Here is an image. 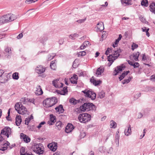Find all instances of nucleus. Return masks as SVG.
Returning <instances> with one entry per match:
<instances>
[{
	"mask_svg": "<svg viewBox=\"0 0 155 155\" xmlns=\"http://www.w3.org/2000/svg\"><path fill=\"white\" fill-rule=\"evenodd\" d=\"M45 123V121H43L41 122L39 124V125L37 126V128L39 129L40 128L42 127V125L44 124Z\"/></svg>",
	"mask_w": 155,
	"mask_h": 155,
	"instance_id": "6e6d98bb",
	"label": "nucleus"
},
{
	"mask_svg": "<svg viewBox=\"0 0 155 155\" xmlns=\"http://www.w3.org/2000/svg\"><path fill=\"white\" fill-rule=\"evenodd\" d=\"M121 2L122 4H125L127 5H130L131 4L128 2V0H121Z\"/></svg>",
	"mask_w": 155,
	"mask_h": 155,
	"instance_id": "c03bdc74",
	"label": "nucleus"
},
{
	"mask_svg": "<svg viewBox=\"0 0 155 155\" xmlns=\"http://www.w3.org/2000/svg\"><path fill=\"white\" fill-rule=\"evenodd\" d=\"M141 5L145 7H147L148 5L147 0H142L141 2Z\"/></svg>",
	"mask_w": 155,
	"mask_h": 155,
	"instance_id": "7c9ffc66",
	"label": "nucleus"
},
{
	"mask_svg": "<svg viewBox=\"0 0 155 155\" xmlns=\"http://www.w3.org/2000/svg\"><path fill=\"white\" fill-rule=\"evenodd\" d=\"M27 111V109L26 108L23 106L21 105V107L18 110L17 112L19 114L23 115L25 114Z\"/></svg>",
	"mask_w": 155,
	"mask_h": 155,
	"instance_id": "ddd939ff",
	"label": "nucleus"
},
{
	"mask_svg": "<svg viewBox=\"0 0 155 155\" xmlns=\"http://www.w3.org/2000/svg\"><path fill=\"white\" fill-rule=\"evenodd\" d=\"M86 54V52L84 51H80L78 53V55L81 56H85Z\"/></svg>",
	"mask_w": 155,
	"mask_h": 155,
	"instance_id": "3c124183",
	"label": "nucleus"
},
{
	"mask_svg": "<svg viewBox=\"0 0 155 155\" xmlns=\"http://www.w3.org/2000/svg\"><path fill=\"white\" fill-rule=\"evenodd\" d=\"M35 93L38 95H40L43 94V91L40 85H38L37 86Z\"/></svg>",
	"mask_w": 155,
	"mask_h": 155,
	"instance_id": "f3484780",
	"label": "nucleus"
},
{
	"mask_svg": "<svg viewBox=\"0 0 155 155\" xmlns=\"http://www.w3.org/2000/svg\"><path fill=\"white\" fill-rule=\"evenodd\" d=\"M97 31H101L104 30V27L103 22H101L98 23L97 24Z\"/></svg>",
	"mask_w": 155,
	"mask_h": 155,
	"instance_id": "aec40b11",
	"label": "nucleus"
},
{
	"mask_svg": "<svg viewBox=\"0 0 155 155\" xmlns=\"http://www.w3.org/2000/svg\"><path fill=\"white\" fill-rule=\"evenodd\" d=\"M86 135V134L84 132L81 133L80 135V137L81 138H84Z\"/></svg>",
	"mask_w": 155,
	"mask_h": 155,
	"instance_id": "052dcab7",
	"label": "nucleus"
},
{
	"mask_svg": "<svg viewBox=\"0 0 155 155\" xmlns=\"http://www.w3.org/2000/svg\"><path fill=\"white\" fill-rule=\"evenodd\" d=\"M124 134L126 136H129L131 134V130L130 125L129 124L125 128L124 130Z\"/></svg>",
	"mask_w": 155,
	"mask_h": 155,
	"instance_id": "dca6fc26",
	"label": "nucleus"
},
{
	"mask_svg": "<svg viewBox=\"0 0 155 155\" xmlns=\"http://www.w3.org/2000/svg\"><path fill=\"white\" fill-rule=\"evenodd\" d=\"M50 120L54 123L56 121L55 117L53 116L52 115H50Z\"/></svg>",
	"mask_w": 155,
	"mask_h": 155,
	"instance_id": "8fccbe9b",
	"label": "nucleus"
},
{
	"mask_svg": "<svg viewBox=\"0 0 155 155\" xmlns=\"http://www.w3.org/2000/svg\"><path fill=\"white\" fill-rule=\"evenodd\" d=\"M91 81L92 83H93V84H94L95 85H98V83L96 84L97 81L94 79H91Z\"/></svg>",
	"mask_w": 155,
	"mask_h": 155,
	"instance_id": "bf43d9fd",
	"label": "nucleus"
},
{
	"mask_svg": "<svg viewBox=\"0 0 155 155\" xmlns=\"http://www.w3.org/2000/svg\"><path fill=\"white\" fill-rule=\"evenodd\" d=\"M20 138L23 139L24 141L26 143L29 142L31 140L30 138L28 136L23 133L20 134Z\"/></svg>",
	"mask_w": 155,
	"mask_h": 155,
	"instance_id": "4468645a",
	"label": "nucleus"
},
{
	"mask_svg": "<svg viewBox=\"0 0 155 155\" xmlns=\"http://www.w3.org/2000/svg\"><path fill=\"white\" fill-rule=\"evenodd\" d=\"M96 108V106L92 103H85L79 108H77L76 111L78 113H80L86 111L93 110L95 111Z\"/></svg>",
	"mask_w": 155,
	"mask_h": 155,
	"instance_id": "f03ea898",
	"label": "nucleus"
},
{
	"mask_svg": "<svg viewBox=\"0 0 155 155\" xmlns=\"http://www.w3.org/2000/svg\"><path fill=\"white\" fill-rule=\"evenodd\" d=\"M110 126L111 128H115L117 126V124L113 120H111L110 121Z\"/></svg>",
	"mask_w": 155,
	"mask_h": 155,
	"instance_id": "c9c22d12",
	"label": "nucleus"
},
{
	"mask_svg": "<svg viewBox=\"0 0 155 155\" xmlns=\"http://www.w3.org/2000/svg\"><path fill=\"white\" fill-rule=\"evenodd\" d=\"M58 79H57L56 80H54L52 81L53 84L56 88H61L63 87V84L62 83L58 82Z\"/></svg>",
	"mask_w": 155,
	"mask_h": 155,
	"instance_id": "1a4fd4ad",
	"label": "nucleus"
},
{
	"mask_svg": "<svg viewBox=\"0 0 155 155\" xmlns=\"http://www.w3.org/2000/svg\"><path fill=\"white\" fill-rule=\"evenodd\" d=\"M132 49L134 51L135 49L138 47V45L134 43H133L131 45Z\"/></svg>",
	"mask_w": 155,
	"mask_h": 155,
	"instance_id": "49530a36",
	"label": "nucleus"
},
{
	"mask_svg": "<svg viewBox=\"0 0 155 155\" xmlns=\"http://www.w3.org/2000/svg\"><path fill=\"white\" fill-rule=\"evenodd\" d=\"M4 16L7 23L13 21L17 18V16L12 14H8Z\"/></svg>",
	"mask_w": 155,
	"mask_h": 155,
	"instance_id": "6e6552de",
	"label": "nucleus"
},
{
	"mask_svg": "<svg viewBox=\"0 0 155 155\" xmlns=\"http://www.w3.org/2000/svg\"><path fill=\"white\" fill-rule=\"evenodd\" d=\"M13 78L15 80H18L19 78L18 76V73L17 72H15L12 75Z\"/></svg>",
	"mask_w": 155,
	"mask_h": 155,
	"instance_id": "79ce46f5",
	"label": "nucleus"
},
{
	"mask_svg": "<svg viewBox=\"0 0 155 155\" xmlns=\"http://www.w3.org/2000/svg\"><path fill=\"white\" fill-rule=\"evenodd\" d=\"M32 148L34 152L39 154H42L44 152V147L41 143L34 144L32 146Z\"/></svg>",
	"mask_w": 155,
	"mask_h": 155,
	"instance_id": "20e7f679",
	"label": "nucleus"
},
{
	"mask_svg": "<svg viewBox=\"0 0 155 155\" xmlns=\"http://www.w3.org/2000/svg\"><path fill=\"white\" fill-rule=\"evenodd\" d=\"M27 101H28V102H29L30 103H31L33 104H35V99L34 98L31 99L27 98Z\"/></svg>",
	"mask_w": 155,
	"mask_h": 155,
	"instance_id": "de8ad7c7",
	"label": "nucleus"
},
{
	"mask_svg": "<svg viewBox=\"0 0 155 155\" xmlns=\"http://www.w3.org/2000/svg\"><path fill=\"white\" fill-rule=\"evenodd\" d=\"M22 122V119L20 115H17L15 118V123L16 125L19 126Z\"/></svg>",
	"mask_w": 155,
	"mask_h": 155,
	"instance_id": "412c9836",
	"label": "nucleus"
},
{
	"mask_svg": "<svg viewBox=\"0 0 155 155\" xmlns=\"http://www.w3.org/2000/svg\"><path fill=\"white\" fill-rule=\"evenodd\" d=\"M48 147L53 151H55L57 148V143L54 142L50 143L48 145Z\"/></svg>",
	"mask_w": 155,
	"mask_h": 155,
	"instance_id": "9d476101",
	"label": "nucleus"
},
{
	"mask_svg": "<svg viewBox=\"0 0 155 155\" xmlns=\"http://www.w3.org/2000/svg\"><path fill=\"white\" fill-rule=\"evenodd\" d=\"M141 96V93H137L134 96V98L135 99H137Z\"/></svg>",
	"mask_w": 155,
	"mask_h": 155,
	"instance_id": "5fc2aeb1",
	"label": "nucleus"
},
{
	"mask_svg": "<svg viewBox=\"0 0 155 155\" xmlns=\"http://www.w3.org/2000/svg\"><path fill=\"white\" fill-rule=\"evenodd\" d=\"M149 89L150 91H155V87H150Z\"/></svg>",
	"mask_w": 155,
	"mask_h": 155,
	"instance_id": "680f3d73",
	"label": "nucleus"
},
{
	"mask_svg": "<svg viewBox=\"0 0 155 155\" xmlns=\"http://www.w3.org/2000/svg\"><path fill=\"white\" fill-rule=\"evenodd\" d=\"M45 71V69L42 66L38 65L35 69V71L38 74H41Z\"/></svg>",
	"mask_w": 155,
	"mask_h": 155,
	"instance_id": "9b49d317",
	"label": "nucleus"
},
{
	"mask_svg": "<svg viewBox=\"0 0 155 155\" xmlns=\"http://www.w3.org/2000/svg\"><path fill=\"white\" fill-rule=\"evenodd\" d=\"M119 136L117 134L115 137V141L117 144L119 145Z\"/></svg>",
	"mask_w": 155,
	"mask_h": 155,
	"instance_id": "a18cd8bd",
	"label": "nucleus"
},
{
	"mask_svg": "<svg viewBox=\"0 0 155 155\" xmlns=\"http://www.w3.org/2000/svg\"><path fill=\"white\" fill-rule=\"evenodd\" d=\"M149 28H147V31H146V35L148 37H149V36H150V33L148 32V31H149Z\"/></svg>",
	"mask_w": 155,
	"mask_h": 155,
	"instance_id": "69168bd1",
	"label": "nucleus"
},
{
	"mask_svg": "<svg viewBox=\"0 0 155 155\" xmlns=\"http://www.w3.org/2000/svg\"><path fill=\"white\" fill-rule=\"evenodd\" d=\"M23 34L22 33L20 34L17 37L18 39H20L23 37Z\"/></svg>",
	"mask_w": 155,
	"mask_h": 155,
	"instance_id": "e2e57ef3",
	"label": "nucleus"
},
{
	"mask_svg": "<svg viewBox=\"0 0 155 155\" xmlns=\"http://www.w3.org/2000/svg\"><path fill=\"white\" fill-rule=\"evenodd\" d=\"M104 67L103 66H101L97 69L96 71V74L97 76H100L101 73L104 72Z\"/></svg>",
	"mask_w": 155,
	"mask_h": 155,
	"instance_id": "a211bd4d",
	"label": "nucleus"
},
{
	"mask_svg": "<svg viewBox=\"0 0 155 155\" xmlns=\"http://www.w3.org/2000/svg\"><path fill=\"white\" fill-rule=\"evenodd\" d=\"M58 114L62 113L64 112V110L62 105L60 104L58 107L55 108Z\"/></svg>",
	"mask_w": 155,
	"mask_h": 155,
	"instance_id": "6ab92c4d",
	"label": "nucleus"
},
{
	"mask_svg": "<svg viewBox=\"0 0 155 155\" xmlns=\"http://www.w3.org/2000/svg\"><path fill=\"white\" fill-rule=\"evenodd\" d=\"M68 91L67 90V87H64L63 88V90L62 91V93H61V94L64 95L67 94Z\"/></svg>",
	"mask_w": 155,
	"mask_h": 155,
	"instance_id": "ea45409f",
	"label": "nucleus"
},
{
	"mask_svg": "<svg viewBox=\"0 0 155 155\" xmlns=\"http://www.w3.org/2000/svg\"><path fill=\"white\" fill-rule=\"evenodd\" d=\"M143 57L142 58V61L146 62V61L147 60V59H149V57L148 56H146L145 54H142Z\"/></svg>",
	"mask_w": 155,
	"mask_h": 155,
	"instance_id": "37998d69",
	"label": "nucleus"
},
{
	"mask_svg": "<svg viewBox=\"0 0 155 155\" xmlns=\"http://www.w3.org/2000/svg\"><path fill=\"white\" fill-rule=\"evenodd\" d=\"M125 68V67L124 66L123 67L122 66H118L116 68L115 70L114 71V75H117L118 73L121 71Z\"/></svg>",
	"mask_w": 155,
	"mask_h": 155,
	"instance_id": "2eb2a0df",
	"label": "nucleus"
},
{
	"mask_svg": "<svg viewBox=\"0 0 155 155\" xmlns=\"http://www.w3.org/2000/svg\"><path fill=\"white\" fill-rule=\"evenodd\" d=\"M86 47L83 43L82 45L80 46V48L82 50L84 49L85 48H86Z\"/></svg>",
	"mask_w": 155,
	"mask_h": 155,
	"instance_id": "338daca9",
	"label": "nucleus"
},
{
	"mask_svg": "<svg viewBox=\"0 0 155 155\" xmlns=\"http://www.w3.org/2000/svg\"><path fill=\"white\" fill-rule=\"evenodd\" d=\"M74 128L73 125L71 124H68L65 128V131L66 133H69L71 132Z\"/></svg>",
	"mask_w": 155,
	"mask_h": 155,
	"instance_id": "f8f14e48",
	"label": "nucleus"
},
{
	"mask_svg": "<svg viewBox=\"0 0 155 155\" xmlns=\"http://www.w3.org/2000/svg\"><path fill=\"white\" fill-rule=\"evenodd\" d=\"M150 79L153 81L155 82V76L153 75L151 76Z\"/></svg>",
	"mask_w": 155,
	"mask_h": 155,
	"instance_id": "0e129e2a",
	"label": "nucleus"
},
{
	"mask_svg": "<svg viewBox=\"0 0 155 155\" xmlns=\"http://www.w3.org/2000/svg\"><path fill=\"white\" fill-rule=\"evenodd\" d=\"M21 104L20 102L17 103L15 105V110L18 111V110H19L20 108L21 107Z\"/></svg>",
	"mask_w": 155,
	"mask_h": 155,
	"instance_id": "72a5a7b5",
	"label": "nucleus"
},
{
	"mask_svg": "<svg viewBox=\"0 0 155 155\" xmlns=\"http://www.w3.org/2000/svg\"><path fill=\"white\" fill-rule=\"evenodd\" d=\"M91 116L87 113L80 114L78 116V119L81 123H86L91 120Z\"/></svg>",
	"mask_w": 155,
	"mask_h": 155,
	"instance_id": "39448f33",
	"label": "nucleus"
},
{
	"mask_svg": "<svg viewBox=\"0 0 155 155\" xmlns=\"http://www.w3.org/2000/svg\"><path fill=\"white\" fill-rule=\"evenodd\" d=\"M140 53L139 52H137L133 54L130 56L131 58H133L135 61H138V58L140 55Z\"/></svg>",
	"mask_w": 155,
	"mask_h": 155,
	"instance_id": "393cba45",
	"label": "nucleus"
},
{
	"mask_svg": "<svg viewBox=\"0 0 155 155\" xmlns=\"http://www.w3.org/2000/svg\"><path fill=\"white\" fill-rule=\"evenodd\" d=\"M27 98L25 97L21 98L20 100V103L21 104H27L28 101H27Z\"/></svg>",
	"mask_w": 155,
	"mask_h": 155,
	"instance_id": "2f4dec72",
	"label": "nucleus"
},
{
	"mask_svg": "<svg viewBox=\"0 0 155 155\" xmlns=\"http://www.w3.org/2000/svg\"><path fill=\"white\" fill-rule=\"evenodd\" d=\"M7 23L6 19L4 15L0 17V24H2Z\"/></svg>",
	"mask_w": 155,
	"mask_h": 155,
	"instance_id": "f704fd0d",
	"label": "nucleus"
},
{
	"mask_svg": "<svg viewBox=\"0 0 155 155\" xmlns=\"http://www.w3.org/2000/svg\"><path fill=\"white\" fill-rule=\"evenodd\" d=\"M8 75L7 74L4 75L2 79H0V82L2 83H5L8 81Z\"/></svg>",
	"mask_w": 155,
	"mask_h": 155,
	"instance_id": "b1692460",
	"label": "nucleus"
},
{
	"mask_svg": "<svg viewBox=\"0 0 155 155\" xmlns=\"http://www.w3.org/2000/svg\"><path fill=\"white\" fill-rule=\"evenodd\" d=\"M79 36L78 34L77 33H74L73 34L70 35L69 36V37L71 39L74 40L76 38H78Z\"/></svg>",
	"mask_w": 155,
	"mask_h": 155,
	"instance_id": "473e14b6",
	"label": "nucleus"
},
{
	"mask_svg": "<svg viewBox=\"0 0 155 155\" xmlns=\"http://www.w3.org/2000/svg\"><path fill=\"white\" fill-rule=\"evenodd\" d=\"M30 121L29 119L28 118H26L25 121V124L28 125Z\"/></svg>",
	"mask_w": 155,
	"mask_h": 155,
	"instance_id": "774afa93",
	"label": "nucleus"
},
{
	"mask_svg": "<svg viewBox=\"0 0 155 155\" xmlns=\"http://www.w3.org/2000/svg\"><path fill=\"white\" fill-rule=\"evenodd\" d=\"M140 66L138 62H135L134 63L133 66L134 67V68H138Z\"/></svg>",
	"mask_w": 155,
	"mask_h": 155,
	"instance_id": "4d7b16f0",
	"label": "nucleus"
},
{
	"mask_svg": "<svg viewBox=\"0 0 155 155\" xmlns=\"http://www.w3.org/2000/svg\"><path fill=\"white\" fill-rule=\"evenodd\" d=\"M78 79V76L77 75L74 74L73 76L70 79L71 82L72 83L77 84Z\"/></svg>",
	"mask_w": 155,
	"mask_h": 155,
	"instance_id": "4be33fe9",
	"label": "nucleus"
},
{
	"mask_svg": "<svg viewBox=\"0 0 155 155\" xmlns=\"http://www.w3.org/2000/svg\"><path fill=\"white\" fill-rule=\"evenodd\" d=\"M57 61L56 60L52 61L50 63V67L51 69L53 70H55L56 68V63Z\"/></svg>",
	"mask_w": 155,
	"mask_h": 155,
	"instance_id": "cd10ccee",
	"label": "nucleus"
},
{
	"mask_svg": "<svg viewBox=\"0 0 155 155\" xmlns=\"http://www.w3.org/2000/svg\"><path fill=\"white\" fill-rule=\"evenodd\" d=\"M80 100H76L75 99L73 98L70 99L69 100V102L74 105H75L76 104L79 103V102H80Z\"/></svg>",
	"mask_w": 155,
	"mask_h": 155,
	"instance_id": "c85d7f7f",
	"label": "nucleus"
},
{
	"mask_svg": "<svg viewBox=\"0 0 155 155\" xmlns=\"http://www.w3.org/2000/svg\"><path fill=\"white\" fill-rule=\"evenodd\" d=\"M55 56V54H54L51 53L49 54L48 56V60H51L53 59Z\"/></svg>",
	"mask_w": 155,
	"mask_h": 155,
	"instance_id": "58836bf2",
	"label": "nucleus"
},
{
	"mask_svg": "<svg viewBox=\"0 0 155 155\" xmlns=\"http://www.w3.org/2000/svg\"><path fill=\"white\" fill-rule=\"evenodd\" d=\"M105 96V94L104 91H101L98 93V97L100 98H102L104 97Z\"/></svg>",
	"mask_w": 155,
	"mask_h": 155,
	"instance_id": "e433bc0d",
	"label": "nucleus"
},
{
	"mask_svg": "<svg viewBox=\"0 0 155 155\" xmlns=\"http://www.w3.org/2000/svg\"><path fill=\"white\" fill-rule=\"evenodd\" d=\"M11 49L10 48H7L5 49V54L8 58L10 57V55L11 54Z\"/></svg>",
	"mask_w": 155,
	"mask_h": 155,
	"instance_id": "a878e982",
	"label": "nucleus"
},
{
	"mask_svg": "<svg viewBox=\"0 0 155 155\" xmlns=\"http://www.w3.org/2000/svg\"><path fill=\"white\" fill-rule=\"evenodd\" d=\"M86 18H85L84 19H79L76 21V22L79 23H81L84 22L86 20Z\"/></svg>",
	"mask_w": 155,
	"mask_h": 155,
	"instance_id": "864d4df0",
	"label": "nucleus"
},
{
	"mask_svg": "<svg viewBox=\"0 0 155 155\" xmlns=\"http://www.w3.org/2000/svg\"><path fill=\"white\" fill-rule=\"evenodd\" d=\"M129 72L130 71H127L126 72L124 71L123 72L119 77V79L120 80V81L122 80L125 76L127 75Z\"/></svg>",
	"mask_w": 155,
	"mask_h": 155,
	"instance_id": "c756f323",
	"label": "nucleus"
},
{
	"mask_svg": "<svg viewBox=\"0 0 155 155\" xmlns=\"http://www.w3.org/2000/svg\"><path fill=\"white\" fill-rule=\"evenodd\" d=\"M131 78L129 77L127 79H125L122 82L123 84L128 83L131 80Z\"/></svg>",
	"mask_w": 155,
	"mask_h": 155,
	"instance_id": "a19ab883",
	"label": "nucleus"
},
{
	"mask_svg": "<svg viewBox=\"0 0 155 155\" xmlns=\"http://www.w3.org/2000/svg\"><path fill=\"white\" fill-rule=\"evenodd\" d=\"M21 155H23L24 153H25V149L23 147H22L21 148L20 150Z\"/></svg>",
	"mask_w": 155,
	"mask_h": 155,
	"instance_id": "603ef678",
	"label": "nucleus"
},
{
	"mask_svg": "<svg viewBox=\"0 0 155 155\" xmlns=\"http://www.w3.org/2000/svg\"><path fill=\"white\" fill-rule=\"evenodd\" d=\"M83 43L86 47L89 46L91 45L90 42L89 41H84Z\"/></svg>",
	"mask_w": 155,
	"mask_h": 155,
	"instance_id": "13d9d810",
	"label": "nucleus"
},
{
	"mask_svg": "<svg viewBox=\"0 0 155 155\" xmlns=\"http://www.w3.org/2000/svg\"><path fill=\"white\" fill-rule=\"evenodd\" d=\"M112 49L111 48H108L105 53L106 55H108L109 53H112V54L109 55L107 57L108 61H110L111 63L109 66L120 56V53L121 52V50L120 48L117 49L116 51H113V52H112Z\"/></svg>",
	"mask_w": 155,
	"mask_h": 155,
	"instance_id": "f257e3e1",
	"label": "nucleus"
},
{
	"mask_svg": "<svg viewBox=\"0 0 155 155\" xmlns=\"http://www.w3.org/2000/svg\"><path fill=\"white\" fill-rule=\"evenodd\" d=\"M62 125V123L60 121L57 122L56 124V126L57 127V129L59 130L61 129Z\"/></svg>",
	"mask_w": 155,
	"mask_h": 155,
	"instance_id": "4c0bfd02",
	"label": "nucleus"
},
{
	"mask_svg": "<svg viewBox=\"0 0 155 155\" xmlns=\"http://www.w3.org/2000/svg\"><path fill=\"white\" fill-rule=\"evenodd\" d=\"M82 92L85 94V96L90 98L92 100H94L96 97V94L91 91L84 90L82 91Z\"/></svg>",
	"mask_w": 155,
	"mask_h": 155,
	"instance_id": "423d86ee",
	"label": "nucleus"
},
{
	"mask_svg": "<svg viewBox=\"0 0 155 155\" xmlns=\"http://www.w3.org/2000/svg\"><path fill=\"white\" fill-rule=\"evenodd\" d=\"M48 39V38L47 35L46 34H44L41 37L40 40L41 43H44Z\"/></svg>",
	"mask_w": 155,
	"mask_h": 155,
	"instance_id": "5701e85b",
	"label": "nucleus"
},
{
	"mask_svg": "<svg viewBox=\"0 0 155 155\" xmlns=\"http://www.w3.org/2000/svg\"><path fill=\"white\" fill-rule=\"evenodd\" d=\"M57 101V99L55 97L47 98L43 101V105L46 107H51L55 105Z\"/></svg>",
	"mask_w": 155,
	"mask_h": 155,
	"instance_id": "7ed1b4c3",
	"label": "nucleus"
},
{
	"mask_svg": "<svg viewBox=\"0 0 155 155\" xmlns=\"http://www.w3.org/2000/svg\"><path fill=\"white\" fill-rule=\"evenodd\" d=\"M122 36L121 34L119 35V37L115 41V45H117L118 43L119 42V41L121 40L122 38Z\"/></svg>",
	"mask_w": 155,
	"mask_h": 155,
	"instance_id": "09e8293b",
	"label": "nucleus"
},
{
	"mask_svg": "<svg viewBox=\"0 0 155 155\" xmlns=\"http://www.w3.org/2000/svg\"><path fill=\"white\" fill-rule=\"evenodd\" d=\"M150 10L152 13L155 14V3L152 2L150 5Z\"/></svg>",
	"mask_w": 155,
	"mask_h": 155,
	"instance_id": "bb28decb",
	"label": "nucleus"
},
{
	"mask_svg": "<svg viewBox=\"0 0 155 155\" xmlns=\"http://www.w3.org/2000/svg\"><path fill=\"white\" fill-rule=\"evenodd\" d=\"M11 129L9 127H5L1 131V134L6 136L8 138L11 135Z\"/></svg>",
	"mask_w": 155,
	"mask_h": 155,
	"instance_id": "0eeeda50",
	"label": "nucleus"
}]
</instances>
